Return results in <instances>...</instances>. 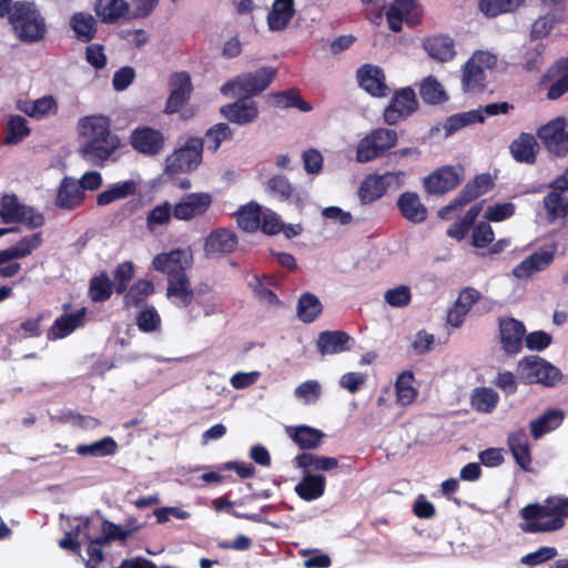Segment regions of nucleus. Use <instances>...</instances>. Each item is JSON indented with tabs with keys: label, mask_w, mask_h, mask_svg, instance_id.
Returning a JSON list of instances; mask_svg holds the SVG:
<instances>
[{
	"label": "nucleus",
	"mask_w": 568,
	"mask_h": 568,
	"mask_svg": "<svg viewBox=\"0 0 568 568\" xmlns=\"http://www.w3.org/2000/svg\"><path fill=\"white\" fill-rule=\"evenodd\" d=\"M18 109L31 118L40 119L57 110L55 101L52 97H43L36 101H19Z\"/></svg>",
	"instance_id": "43"
},
{
	"label": "nucleus",
	"mask_w": 568,
	"mask_h": 568,
	"mask_svg": "<svg viewBox=\"0 0 568 568\" xmlns=\"http://www.w3.org/2000/svg\"><path fill=\"white\" fill-rule=\"evenodd\" d=\"M192 263V251L183 248L158 254L152 261L154 270L165 273L168 281L172 280V277L185 275V270L190 267Z\"/></svg>",
	"instance_id": "10"
},
{
	"label": "nucleus",
	"mask_w": 568,
	"mask_h": 568,
	"mask_svg": "<svg viewBox=\"0 0 568 568\" xmlns=\"http://www.w3.org/2000/svg\"><path fill=\"white\" fill-rule=\"evenodd\" d=\"M211 204V194L206 192L191 193L173 206V216L180 221H191L204 215Z\"/></svg>",
	"instance_id": "16"
},
{
	"label": "nucleus",
	"mask_w": 568,
	"mask_h": 568,
	"mask_svg": "<svg viewBox=\"0 0 568 568\" xmlns=\"http://www.w3.org/2000/svg\"><path fill=\"white\" fill-rule=\"evenodd\" d=\"M154 292V286L149 280H139L135 282L124 296L126 307H136L143 303L149 295Z\"/></svg>",
	"instance_id": "51"
},
{
	"label": "nucleus",
	"mask_w": 568,
	"mask_h": 568,
	"mask_svg": "<svg viewBox=\"0 0 568 568\" xmlns=\"http://www.w3.org/2000/svg\"><path fill=\"white\" fill-rule=\"evenodd\" d=\"M288 437L304 450L316 449L323 442L325 434L307 425L286 427Z\"/></svg>",
	"instance_id": "25"
},
{
	"label": "nucleus",
	"mask_w": 568,
	"mask_h": 568,
	"mask_svg": "<svg viewBox=\"0 0 568 568\" xmlns=\"http://www.w3.org/2000/svg\"><path fill=\"white\" fill-rule=\"evenodd\" d=\"M171 93L169 95L165 112L174 113L190 98L192 84L191 78L186 72L174 73L170 79Z\"/></svg>",
	"instance_id": "21"
},
{
	"label": "nucleus",
	"mask_w": 568,
	"mask_h": 568,
	"mask_svg": "<svg viewBox=\"0 0 568 568\" xmlns=\"http://www.w3.org/2000/svg\"><path fill=\"white\" fill-rule=\"evenodd\" d=\"M260 227L265 234L274 235L284 229V224L278 214L270 209H263Z\"/></svg>",
	"instance_id": "62"
},
{
	"label": "nucleus",
	"mask_w": 568,
	"mask_h": 568,
	"mask_svg": "<svg viewBox=\"0 0 568 568\" xmlns=\"http://www.w3.org/2000/svg\"><path fill=\"white\" fill-rule=\"evenodd\" d=\"M203 140L190 138L165 160V171L170 174L195 170L202 161Z\"/></svg>",
	"instance_id": "8"
},
{
	"label": "nucleus",
	"mask_w": 568,
	"mask_h": 568,
	"mask_svg": "<svg viewBox=\"0 0 568 568\" xmlns=\"http://www.w3.org/2000/svg\"><path fill=\"white\" fill-rule=\"evenodd\" d=\"M565 126V120L557 118L538 130V138L555 156H564L568 153V132Z\"/></svg>",
	"instance_id": "11"
},
{
	"label": "nucleus",
	"mask_w": 568,
	"mask_h": 568,
	"mask_svg": "<svg viewBox=\"0 0 568 568\" xmlns=\"http://www.w3.org/2000/svg\"><path fill=\"white\" fill-rule=\"evenodd\" d=\"M508 446L518 466L524 470H529L531 457L526 432L518 429L511 433L508 437Z\"/></svg>",
	"instance_id": "32"
},
{
	"label": "nucleus",
	"mask_w": 568,
	"mask_h": 568,
	"mask_svg": "<svg viewBox=\"0 0 568 568\" xmlns=\"http://www.w3.org/2000/svg\"><path fill=\"white\" fill-rule=\"evenodd\" d=\"M462 166H443L424 180V185L429 194H444L463 181Z\"/></svg>",
	"instance_id": "15"
},
{
	"label": "nucleus",
	"mask_w": 568,
	"mask_h": 568,
	"mask_svg": "<svg viewBox=\"0 0 568 568\" xmlns=\"http://www.w3.org/2000/svg\"><path fill=\"white\" fill-rule=\"evenodd\" d=\"M41 234L36 233L30 236L23 237L16 245L0 251V264H6L11 260L22 258L32 253L41 245Z\"/></svg>",
	"instance_id": "36"
},
{
	"label": "nucleus",
	"mask_w": 568,
	"mask_h": 568,
	"mask_svg": "<svg viewBox=\"0 0 568 568\" xmlns=\"http://www.w3.org/2000/svg\"><path fill=\"white\" fill-rule=\"evenodd\" d=\"M116 443L112 437H103L91 444L79 445L75 452L81 456L103 457L113 455L116 450Z\"/></svg>",
	"instance_id": "48"
},
{
	"label": "nucleus",
	"mask_w": 568,
	"mask_h": 568,
	"mask_svg": "<svg viewBox=\"0 0 568 568\" xmlns=\"http://www.w3.org/2000/svg\"><path fill=\"white\" fill-rule=\"evenodd\" d=\"M564 419V413L559 409H550L530 422L531 435L539 439L545 434L556 429Z\"/></svg>",
	"instance_id": "40"
},
{
	"label": "nucleus",
	"mask_w": 568,
	"mask_h": 568,
	"mask_svg": "<svg viewBox=\"0 0 568 568\" xmlns=\"http://www.w3.org/2000/svg\"><path fill=\"white\" fill-rule=\"evenodd\" d=\"M173 216V209L169 202H164L154 206L148 214L146 225L151 232H154L159 226L165 225Z\"/></svg>",
	"instance_id": "55"
},
{
	"label": "nucleus",
	"mask_w": 568,
	"mask_h": 568,
	"mask_svg": "<svg viewBox=\"0 0 568 568\" xmlns=\"http://www.w3.org/2000/svg\"><path fill=\"white\" fill-rule=\"evenodd\" d=\"M71 27L77 37L83 41L89 42L95 34V20L89 13L78 12L71 18Z\"/></svg>",
	"instance_id": "49"
},
{
	"label": "nucleus",
	"mask_w": 568,
	"mask_h": 568,
	"mask_svg": "<svg viewBox=\"0 0 568 568\" xmlns=\"http://www.w3.org/2000/svg\"><path fill=\"white\" fill-rule=\"evenodd\" d=\"M83 197L84 194L77 181L71 178H64L59 186L55 204L60 209L71 210L79 206Z\"/></svg>",
	"instance_id": "33"
},
{
	"label": "nucleus",
	"mask_w": 568,
	"mask_h": 568,
	"mask_svg": "<svg viewBox=\"0 0 568 568\" xmlns=\"http://www.w3.org/2000/svg\"><path fill=\"white\" fill-rule=\"evenodd\" d=\"M422 9L416 0H395L386 12L388 27L394 32L402 30L403 22L410 27L419 23Z\"/></svg>",
	"instance_id": "12"
},
{
	"label": "nucleus",
	"mask_w": 568,
	"mask_h": 568,
	"mask_svg": "<svg viewBox=\"0 0 568 568\" xmlns=\"http://www.w3.org/2000/svg\"><path fill=\"white\" fill-rule=\"evenodd\" d=\"M396 400L402 406H407L414 403L417 397V389L415 387V377L412 372H403L398 375L396 383Z\"/></svg>",
	"instance_id": "41"
},
{
	"label": "nucleus",
	"mask_w": 568,
	"mask_h": 568,
	"mask_svg": "<svg viewBox=\"0 0 568 568\" xmlns=\"http://www.w3.org/2000/svg\"><path fill=\"white\" fill-rule=\"evenodd\" d=\"M498 400V394L488 387L475 388L470 398L473 408L485 414L491 413L496 408Z\"/></svg>",
	"instance_id": "45"
},
{
	"label": "nucleus",
	"mask_w": 568,
	"mask_h": 568,
	"mask_svg": "<svg viewBox=\"0 0 568 568\" xmlns=\"http://www.w3.org/2000/svg\"><path fill=\"white\" fill-rule=\"evenodd\" d=\"M424 48L435 60L446 62L455 57L454 41L447 36H436L424 41Z\"/></svg>",
	"instance_id": "35"
},
{
	"label": "nucleus",
	"mask_w": 568,
	"mask_h": 568,
	"mask_svg": "<svg viewBox=\"0 0 568 568\" xmlns=\"http://www.w3.org/2000/svg\"><path fill=\"white\" fill-rule=\"evenodd\" d=\"M384 301L392 307H406L412 301V291L407 285H398L385 291Z\"/></svg>",
	"instance_id": "59"
},
{
	"label": "nucleus",
	"mask_w": 568,
	"mask_h": 568,
	"mask_svg": "<svg viewBox=\"0 0 568 568\" xmlns=\"http://www.w3.org/2000/svg\"><path fill=\"white\" fill-rule=\"evenodd\" d=\"M94 11L102 22L113 23L128 13L129 6L124 0H97Z\"/></svg>",
	"instance_id": "39"
},
{
	"label": "nucleus",
	"mask_w": 568,
	"mask_h": 568,
	"mask_svg": "<svg viewBox=\"0 0 568 568\" xmlns=\"http://www.w3.org/2000/svg\"><path fill=\"white\" fill-rule=\"evenodd\" d=\"M497 64V57L489 51H476L465 63L462 87L465 92L481 90L486 84L487 72Z\"/></svg>",
	"instance_id": "5"
},
{
	"label": "nucleus",
	"mask_w": 568,
	"mask_h": 568,
	"mask_svg": "<svg viewBox=\"0 0 568 568\" xmlns=\"http://www.w3.org/2000/svg\"><path fill=\"white\" fill-rule=\"evenodd\" d=\"M359 85L375 97H384L387 93L385 77L381 68L366 64L357 71Z\"/></svg>",
	"instance_id": "24"
},
{
	"label": "nucleus",
	"mask_w": 568,
	"mask_h": 568,
	"mask_svg": "<svg viewBox=\"0 0 568 568\" xmlns=\"http://www.w3.org/2000/svg\"><path fill=\"white\" fill-rule=\"evenodd\" d=\"M294 462L298 468L312 474L317 470L329 471L338 467V460L335 457L322 456L312 453L298 454Z\"/></svg>",
	"instance_id": "34"
},
{
	"label": "nucleus",
	"mask_w": 568,
	"mask_h": 568,
	"mask_svg": "<svg viewBox=\"0 0 568 568\" xmlns=\"http://www.w3.org/2000/svg\"><path fill=\"white\" fill-rule=\"evenodd\" d=\"M515 212V205L510 202L490 205L484 213V217L491 222H500L510 217Z\"/></svg>",
	"instance_id": "64"
},
{
	"label": "nucleus",
	"mask_w": 568,
	"mask_h": 568,
	"mask_svg": "<svg viewBox=\"0 0 568 568\" xmlns=\"http://www.w3.org/2000/svg\"><path fill=\"white\" fill-rule=\"evenodd\" d=\"M484 116L481 115V111L473 110L463 114L450 116L445 123V130L447 134H450L467 124L483 122Z\"/></svg>",
	"instance_id": "58"
},
{
	"label": "nucleus",
	"mask_w": 568,
	"mask_h": 568,
	"mask_svg": "<svg viewBox=\"0 0 568 568\" xmlns=\"http://www.w3.org/2000/svg\"><path fill=\"white\" fill-rule=\"evenodd\" d=\"M422 99L430 104L439 103L445 100V92L442 84L433 77L426 78L419 89Z\"/></svg>",
	"instance_id": "56"
},
{
	"label": "nucleus",
	"mask_w": 568,
	"mask_h": 568,
	"mask_svg": "<svg viewBox=\"0 0 568 568\" xmlns=\"http://www.w3.org/2000/svg\"><path fill=\"white\" fill-rule=\"evenodd\" d=\"M85 314L87 310L82 307L75 313L60 316L50 327L48 338L60 339L70 335L73 331L83 325Z\"/></svg>",
	"instance_id": "28"
},
{
	"label": "nucleus",
	"mask_w": 568,
	"mask_h": 568,
	"mask_svg": "<svg viewBox=\"0 0 568 568\" xmlns=\"http://www.w3.org/2000/svg\"><path fill=\"white\" fill-rule=\"evenodd\" d=\"M232 130L226 123H217L207 130L205 142L207 150L215 152L222 142L231 140Z\"/></svg>",
	"instance_id": "57"
},
{
	"label": "nucleus",
	"mask_w": 568,
	"mask_h": 568,
	"mask_svg": "<svg viewBox=\"0 0 568 568\" xmlns=\"http://www.w3.org/2000/svg\"><path fill=\"white\" fill-rule=\"evenodd\" d=\"M520 529L528 534L560 530L568 518V497L552 496L542 504H531L520 510Z\"/></svg>",
	"instance_id": "2"
},
{
	"label": "nucleus",
	"mask_w": 568,
	"mask_h": 568,
	"mask_svg": "<svg viewBox=\"0 0 568 568\" xmlns=\"http://www.w3.org/2000/svg\"><path fill=\"white\" fill-rule=\"evenodd\" d=\"M220 112L226 120L239 125L252 123L258 115L256 102L247 97H242L233 103L223 105Z\"/></svg>",
	"instance_id": "19"
},
{
	"label": "nucleus",
	"mask_w": 568,
	"mask_h": 568,
	"mask_svg": "<svg viewBox=\"0 0 568 568\" xmlns=\"http://www.w3.org/2000/svg\"><path fill=\"white\" fill-rule=\"evenodd\" d=\"M326 478L321 474L304 471L301 481L295 486L296 494L304 500L311 501L324 495Z\"/></svg>",
	"instance_id": "30"
},
{
	"label": "nucleus",
	"mask_w": 568,
	"mask_h": 568,
	"mask_svg": "<svg viewBox=\"0 0 568 568\" xmlns=\"http://www.w3.org/2000/svg\"><path fill=\"white\" fill-rule=\"evenodd\" d=\"M267 192L274 197L286 201L292 197H296L297 201L301 200L298 194L295 195V190L288 179L283 175H274L266 183Z\"/></svg>",
	"instance_id": "50"
},
{
	"label": "nucleus",
	"mask_w": 568,
	"mask_h": 568,
	"mask_svg": "<svg viewBox=\"0 0 568 568\" xmlns=\"http://www.w3.org/2000/svg\"><path fill=\"white\" fill-rule=\"evenodd\" d=\"M397 142V133L395 130L379 128L373 130L363 138L356 151V161L367 163L381 158L387 150L395 146Z\"/></svg>",
	"instance_id": "7"
},
{
	"label": "nucleus",
	"mask_w": 568,
	"mask_h": 568,
	"mask_svg": "<svg viewBox=\"0 0 568 568\" xmlns=\"http://www.w3.org/2000/svg\"><path fill=\"white\" fill-rule=\"evenodd\" d=\"M321 395L322 385L315 379L305 381L294 389L295 398L305 405L316 404Z\"/></svg>",
	"instance_id": "52"
},
{
	"label": "nucleus",
	"mask_w": 568,
	"mask_h": 568,
	"mask_svg": "<svg viewBox=\"0 0 568 568\" xmlns=\"http://www.w3.org/2000/svg\"><path fill=\"white\" fill-rule=\"evenodd\" d=\"M165 139L161 131L150 126H139L130 134L132 148L145 156H154L164 149Z\"/></svg>",
	"instance_id": "14"
},
{
	"label": "nucleus",
	"mask_w": 568,
	"mask_h": 568,
	"mask_svg": "<svg viewBox=\"0 0 568 568\" xmlns=\"http://www.w3.org/2000/svg\"><path fill=\"white\" fill-rule=\"evenodd\" d=\"M556 252L555 244L540 247L513 268L514 276L518 280H527L534 274L545 271L554 262Z\"/></svg>",
	"instance_id": "13"
},
{
	"label": "nucleus",
	"mask_w": 568,
	"mask_h": 568,
	"mask_svg": "<svg viewBox=\"0 0 568 568\" xmlns=\"http://www.w3.org/2000/svg\"><path fill=\"white\" fill-rule=\"evenodd\" d=\"M500 342L503 348L508 354H517L520 352L525 337V325L513 318H501L499 321Z\"/></svg>",
	"instance_id": "20"
},
{
	"label": "nucleus",
	"mask_w": 568,
	"mask_h": 568,
	"mask_svg": "<svg viewBox=\"0 0 568 568\" xmlns=\"http://www.w3.org/2000/svg\"><path fill=\"white\" fill-rule=\"evenodd\" d=\"M509 150L517 162L532 164L536 161L539 145L532 134L521 133L510 143Z\"/></svg>",
	"instance_id": "26"
},
{
	"label": "nucleus",
	"mask_w": 568,
	"mask_h": 568,
	"mask_svg": "<svg viewBox=\"0 0 568 568\" xmlns=\"http://www.w3.org/2000/svg\"><path fill=\"white\" fill-rule=\"evenodd\" d=\"M237 247L236 234L224 227L213 230L204 240L203 251L207 257H220L234 252Z\"/></svg>",
	"instance_id": "18"
},
{
	"label": "nucleus",
	"mask_w": 568,
	"mask_h": 568,
	"mask_svg": "<svg viewBox=\"0 0 568 568\" xmlns=\"http://www.w3.org/2000/svg\"><path fill=\"white\" fill-rule=\"evenodd\" d=\"M417 108L415 92L409 89H402L392 99L384 111V120L387 124L394 125L410 115Z\"/></svg>",
	"instance_id": "17"
},
{
	"label": "nucleus",
	"mask_w": 568,
	"mask_h": 568,
	"mask_svg": "<svg viewBox=\"0 0 568 568\" xmlns=\"http://www.w3.org/2000/svg\"><path fill=\"white\" fill-rule=\"evenodd\" d=\"M112 282L105 273L90 281L89 296L93 302L106 301L112 294Z\"/></svg>",
	"instance_id": "54"
},
{
	"label": "nucleus",
	"mask_w": 568,
	"mask_h": 568,
	"mask_svg": "<svg viewBox=\"0 0 568 568\" xmlns=\"http://www.w3.org/2000/svg\"><path fill=\"white\" fill-rule=\"evenodd\" d=\"M518 375L525 383L554 386L561 379L560 371L539 356H527L518 363Z\"/></svg>",
	"instance_id": "6"
},
{
	"label": "nucleus",
	"mask_w": 568,
	"mask_h": 568,
	"mask_svg": "<svg viewBox=\"0 0 568 568\" xmlns=\"http://www.w3.org/2000/svg\"><path fill=\"white\" fill-rule=\"evenodd\" d=\"M136 190L138 184L133 180L114 183L97 196V204L100 206L109 205L115 201L133 195Z\"/></svg>",
	"instance_id": "38"
},
{
	"label": "nucleus",
	"mask_w": 568,
	"mask_h": 568,
	"mask_svg": "<svg viewBox=\"0 0 568 568\" xmlns=\"http://www.w3.org/2000/svg\"><path fill=\"white\" fill-rule=\"evenodd\" d=\"M78 132L82 139L80 153L82 158L97 166H103L120 148V139L110 129V121L102 115L80 119Z\"/></svg>",
	"instance_id": "1"
},
{
	"label": "nucleus",
	"mask_w": 568,
	"mask_h": 568,
	"mask_svg": "<svg viewBox=\"0 0 568 568\" xmlns=\"http://www.w3.org/2000/svg\"><path fill=\"white\" fill-rule=\"evenodd\" d=\"M526 0H480L479 9L488 18L508 13L521 7Z\"/></svg>",
	"instance_id": "47"
},
{
	"label": "nucleus",
	"mask_w": 568,
	"mask_h": 568,
	"mask_svg": "<svg viewBox=\"0 0 568 568\" xmlns=\"http://www.w3.org/2000/svg\"><path fill=\"white\" fill-rule=\"evenodd\" d=\"M321 301L312 293H304L297 303V316L304 323H312L322 313Z\"/></svg>",
	"instance_id": "46"
},
{
	"label": "nucleus",
	"mask_w": 568,
	"mask_h": 568,
	"mask_svg": "<svg viewBox=\"0 0 568 568\" xmlns=\"http://www.w3.org/2000/svg\"><path fill=\"white\" fill-rule=\"evenodd\" d=\"M545 207L550 215L568 216V181L564 178L557 179L549 194L544 199Z\"/></svg>",
	"instance_id": "22"
},
{
	"label": "nucleus",
	"mask_w": 568,
	"mask_h": 568,
	"mask_svg": "<svg viewBox=\"0 0 568 568\" xmlns=\"http://www.w3.org/2000/svg\"><path fill=\"white\" fill-rule=\"evenodd\" d=\"M9 22L16 36L23 42H37L45 32L44 19L33 2H16L10 11Z\"/></svg>",
	"instance_id": "3"
},
{
	"label": "nucleus",
	"mask_w": 568,
	"mask_h": 568,
	"mask_svg": "<svg viewBox=\"0 0 568 568\" xmlns=\"http://www.w3.org/2000/svg\"><path fill=\"white\" fill-rule=\"evenodd\" d=\"M276 71L272 67H263L253 72H247L235 77L221 88L224 95L237 90L244 97L251 99L263 92L274 80Z\"/></svg>",
	"instance_id": "4"
},
{
	"label": "nucleus",
	"mask_w": 568,
	"mask_h": 568,
	"mask_svg": "<svg viewBox=\"0 0 568 568\" xmlns=\"http://www.w3.org/2000/svg\"><path fill=\"white\" fill-rule=\"evenodd\" d=\"M547 77L552 81L547 97L555 100L565 94L568 91V58L555 64Z\"/></svg>",
	"instance_id": "37"
},
{
	"label": "nucleus",
	"mask_w": 568,
	"mask_h": 568,
	"mask_svg": "<svg viewBox=\"0 0 568 568\" xmlns=\"http://www.w3.org/2000/svg\"><path fill=\"white\" fill-rule=\"evenodd\" d=\"M134 266L131 262H123L119 264L114 271L115 291L121 294L123 293L133 278Z\"/></svg>",
	"instance_id": "60"
},
{
	"label": "nucleus",
	"mask_w": 568,
	"mask_h": 568,
	"mask_svg": "<svg viewBox=\"0 0 568 568\" xmlns=\"http://www.w3.org/2000/svg\"><path fill=\"white\" fill-rule=\"evenodd\" d=\"M166 297L179 307H186L192 303L194 291L186 274L168 281Z\"/></svg>",
	"instance_id": "29"
},
{
	"label": "nucleus",
	"mask_w": 568,
	"mask_h": 568,
	"mask_svg": "<svg viewBox=\"0 0 568 568\" xmlns=\"http://www.w3.org/2000/svg\"><path fill=\"white\" fill-rule=\"evenodd\" d=\"M295 13L294 0H274L267 14V26L271 31H282Z\"/></svg>",
	"instance_id": "31"
},
{
	"label": "nucleus",
	"mask_w": 568,
	"mask_h": 568,
	"mask_svg": "<svg viewBox=\"0 0 568 568\" xmlns=\"http://www.w3.org/2000/svg\"><path fill=\"white\" fill-rule=\"evenodd\" d=\"M352 341L343 331H325L318 335L316 346L323 356L334 355L348 351Z\"/></svg>",
	"instance_id": "23"
},
{
	"label": "nucleus",
	"mask_w": 568,
	"mask_h": 568,
	"mask_svg": "<svg viewBox=\"0 0 568 568\" xmlns=\"http://www.w3.org/2000/svg\"><path fill=\"white\" fill-rule=\"evenodd\" d=\"M397 206L403 217L412 223L418 224L427 219V209L416 193L405 192L400 194Z\"/></svg>",
	"instance_id": "27"
},
{
	"label": "nucleus",
	"mask_w": 568,
	"mask_h": 568,
	"mask_svg": "<svg viewBox=\"0 0 568 568\" xmlns=\"http://www.w3.org/2000/svg\"><path fill=\"white\" fill-rule=\"evenodd\" d=\"M491 186V179L487 174H481L468 182L463 189L470 200H475L486 193Z\"/></svg>",
	"instance_id": "63"
},
{
	"label": "nucleus",
	"mask_w": 568,
	"mask_h": 568,
	"mask_svg": "<svg viewBox=\"0 0 568 568\" xmlns=\"http://www.w3.org/2000/svg\"><path fill=\"white\" fill-rule=\"evenodd\" d=\"M379 174L367 175L361 183L358 197L363 204H371L385 194Z\"/></svg>",
	"instance_id": "44"
},
{
	"label": "nucleus",
	"mask_w": 568,
	"mask_h": 568,
	"mask_svg": "<svg viewBox=\"0 0 568 568\" xmlns=\"http://www.w3.org/2000/svg\"><path fill=\"white\" fill-rule=\"evenodd\" d=\"M263 207L256 203H250L240 207L236 212V222L245 232H255L261 225Z\"/></svg>",
	"instance_id": "42"
},
{
	"label": "nucleus",
	"mask_w": 568,
	"mask_h": 568,
	"mask_svg": "<svg viewBox=\"0 0 568 568\" xmlns=\"http://www.w3.org/2000/svg\"><path fill=\"white\" fill-rule=\"evenodd\" d=\"M30 134L27 120L20 115H11L8 120V133L4 144H17Z\"/></svg>",
	"instance_id": "53"
},
{
	"label": "nucleus",
	"mask_w": 568,
	"mask_h": 568,
	"mask_svg": "<svg viewBox=\"0 0 568 568\" xmlns=\"http://www.w3.org/2000/svg\"><path fill=\"white\" fill-rule=\"evenodd\" d=\"M136 324L143 332H154L160 327L161 317L154 307H149L139 313Z\"/></svg>",
	"instance_id": "61"
},
{
	"label": "nucleus",
	"mask_w": 568,
	"mask_h": 568,
	"mask_svg": "<svg viewBox=\"0 0 568 568\" xmlns=\"http://www.w3.org/2000/svg\"><path fill=\"white\" fill-rule=\"evenodd\" d=\"M0 217L4 223H23L30 229L43 224V216L23 204L16 195H4L0 201Z\"/></svg>",
	"instance_id": "9"
}]
</instances>
